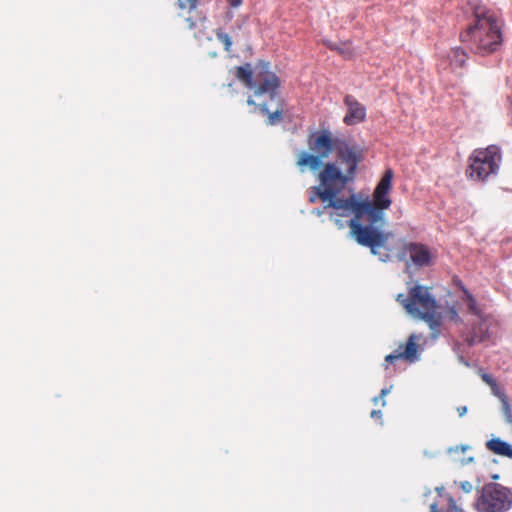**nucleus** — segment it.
<instances>
[{
	"label": "nucleus",
	"mask_w": 512,
	"mask_h": 512,
	"mask_svg": "<svg viewBox=\"0 0 512 512\" xmlns=\"http://www.w3.org/2000/svg\"><path fill=\"white\" fill-rule=\"evenodd\" d=\"M474 21L460 33V40L471 52L482 56L496 52L502 45V22L483 5L474 8Z\"/></svg>",
	"instance_id": "obj_2"
},
{
	"label": "nucleus",
	"mask_w": 512,
	"mask_h": 512,
	"mask_svg": "<svg viewBox=\"0 0 512 512\" xmlns=\"http://www.w3.org/2000/svg\"><path fill=\"white\" fill-rule=\"evenodd\" d=\"M430 512H439L437 503H432L430 505ZM446 512H464V511L456 505V502L453 498H449V507Z\"/></svg>",
	"instance_id": "obj_21"
},
{
	"label": "nucleus",
	"mask_w": 512,
	"mask_h": 512,
	"mask_svg": "<svg viewBox=\"0 0 512 512\" xmlns=\"http://www.w3.org/2000/svg\"><path fill=\"white\" fill-rule=\"evenodd\" d=\"M371 417L374 419H381L382 412L380 410H372L371 411Z\"/></svg>",
	"instance_id": "obj_32"
},
{
	"label": "nucleus",
	"mask_w": 512,
	"mask_h": 512,
	"mask_svg": "<svg viewBox=\"0 0 512 512\" xmlns=\"http://www.w3.org/2000/svg\"><path fill=\"white\" fill-rule=\"evenodd\" d=\"M186 21L188 23L189 29H193L195 27L196 23H195V21L192 18L189 17V18L186 19Z\"/></svg>",
	"instance_id": "obj_34"
},
{
	"label": "nucleus",
	"mask_w": 512,
	"mask_h": 512,
	"mask_svg": "<svg viewBox=\"0 0 512 512\" xmlns=\"http://www.w3.org/2000/svg\"><path fill=\"white\" fill-rule=\"evenodd\" d=\"M481 378L489 386H491L494 382H496V380L490 374H487V373H483L481 375Z\"/></svg>",
	"instance_id": "obj_26"
},
{
	"label": "nucleus",
	"mask_w": 512,
	"mask_h": 512,
	"mask_svg": "<svg viewBox=\"0 0 512 512\" xmlns=\"http://www.w3.org/2000/svg\"><path fill=\"white\" fill-rule=\"evenodd\" d=\"M373 402L375 405H378L381 402L382 406H385L386 402L384 398H382L380 395L373 398Z\"/></svg>",
	"instance_id": "obj_31"
},
{
	"label": "nucleus",
	"mask_w": 512,
	"mask_h": 512,
	"mask_svg": "<svg viewBox=\"0 0 512 512\" xmlns=\"http://www.w3.org/2000/svg\"><path fill=\"white\" fill-rule=\"evenodd\" d=\"M336 52L347 60H352L355 57V52L351 48L350 42H345L341 45H338V49H336Z\"/></svg>",
	"instance_id": "obj_20"
},
{
	"label": "nucleus",
	"mask_w": 512,
	"mask_h": 512,
	"mask_svg": "<svg viewBox=\"0 0 512 512\" xmlns=\"http://www.w3.org/2000/svg\"><path fill=\"white\" fill-rule=\"evenodd\" d=\"M322 170L318 175V186L309 189V202L315 203L318 200L325 203L327 199L338 196L347 186L354 181V177L349 173L342 172L333 162L323 164Z\"/></svg>",
	"instance_id": "obj_4"
},
{
	"label": "nucleus",
	"mask_w": 512,
	"mask_h": 512,
	"mask_svg": "<svg viewBox=\"0 0 512 512\" xmlns=\"http://www.w3.org/2000/svg\"><path fill=\"white\" fill-rule=\"evenodd\" d=\"M334 151L338 160L346 166L345 171L355 178L357 166L362 160L361 152L355 146H351L341 139Z\"/></svg>",
	"instance_id": "obj_12"
},
{
	"label": "nucleus",
	"mask_w": 512,
	"mask_h": 512,
	"mask_svg": "<svg viewBox=\"0 0 512 512\" xmlns=\"http://www.w3.org/2000/svg\"><path fill=\"white\" fill-rule=\"evenodd\" d=\"M198 0H178L177 5L180 9L193 10L196 8Z\"/></svg>",
	"instance_id": "obj_23"
},
{
	"label": "nucleus",
	"mask_w": 512,
	"mask_h": 512,
	"mask_svg": "<svg viewBox=\"0 0 512 512\" xmlns=\"http://www.w3.org/2000/svg\"><path fill=\"white\" fill-rule=\"evenodd\" d=\"M247 103L248 105H256L255 101L251 97L248 98Z\"/></svg>",
	"instance_id": "obj_36"
},
{
	"label": "nucleus",
	"mask_w": 512,
	"mask_h": 512,
	"mask_svg": "<svg viewBox=\"0 0 512 512\" xmlns=\"http://www.w3.org/2000/svg\"><path fill=\"white\" fill-rule=\"evenodd\" d=\"M489 338V323L486 316L478 318V323L466 335L465 341L469 346L481 343Z\"/></svg>",
	"instance_id": "obj_14"
},
{
	"label": "nucleus",
	"mask_w": 512,
	"mask_h": 512,
	"mask_svg": "<svg viewBox=\"0 0 512 512\" xmlns=\"http://www.w3.org/2000/svg\"><path fill=\"white\" fill-rule=\"evenodd\" d=\"M486 448L492 453L512 459V446L500 438H492L486 442Z\"/></svg>",
	"instance_id": "obj_16"
},
{
	"label": "nucleus",
	"mask_w": 512,
	"mask_h": 512,
	"mask_svg": "<svg viewBox=\"0 0 512 512\" xmlns=\"http://www.w3.org/2000/svg\"><path fill=\"white\" fill-rule=\"evenodd\" d=\"M390 392V388H383L380 392V396L384 398Z\"/></svg>",
	"instance_id": "obj_35"
},
{
	"label": "nucleus",
	"mask_w": 512,
	"mask_h": 512,
	"mask_svg": "<svg viewBox=\"0 0 512 512\" xmlns=\"http://www.w3.org/2000/svg\"><path fill=\"white\" fill-rule=\"evenodd\" d=\"M344 103L348 111L344 117V123L352 126L363 122L366 119V108L354 96L347 95L344 98Z\"/></svg>",
	"instance_id": "obj_13"
},
{
	"label": "nucleus",
	"mask_w": 512,
	"mask_h": 512,
	"mask_svg": "<svg viewBox=\"0 0 512 512\" xmlns=\"http://www.w3.org/2000/svg\"><path fill=\"white\" fill-rule=\"evenodd\" d=\"M322 212H323L322 210L318 209L315 213H316L318 216H320V215L322 214Z\"/></svg>",
	"instance_id": "obj_37"
},
{
	"label": "nucleus",
	"mask_w": 512,
	"mask_h": 512,
	"mask_svg": "<svg viewBox=\"0 0 512 512\" xmlns=\"http://www.w3.org/2000/svg\"><path fill=\"white\" fill-rule=\"evenodd\" d=\"M324 44H325V46H326L328 49H330V50H332V51H336V49H338V44H336V43H334V42H332V41H329V40L324 41Z\"/></svg>",
	"instance_id": "obj_30"
},
{
	"label": "nucleus",
	"mask_w": 512,
	"mask_h": 512,
	"mask_svg": "<svg viewBox=\"0 0 512 512\" xmlns=\"http://www.w3.org/2000/svg\"><path fill=\"white\" fill-rule=\"evenodd\" d=\"M401 250L397 253L399 261L405 260L407 254H410L412 262L419 267L427 266L431 263V253L429 248L421 243H407L400 239Z\"/></svg>",
	"instance_id": "obj_11"
},
{
	"label": "nucleus",
	"mask_w": 512,
	"mask_h": 512,
	"mask_svg": "<svg viewBox=\"0 0 512 512\" xmlns=\"http://www.w3.org/2000/svg\"><path fill=\"white\" fill-rule=\"evenodd\" d=\"M462 291L464 294L463 300L467 304L469 313L475 315L477 318L484 316L474 296L465 287H462Z\"/></svg>",
	"instance_id": "obj_18"
},
{
	"label": "nucleus",
	"mask_w": 512,
	"mask_h": 512,
	"mask_svg": "<svg viewBox=\"0 0 512 512\" xmlns=\"http://www.w3.org/2000/svg\"><path fill=\"white\" fill-rule=\"evenodd\" d=\"M235 76L248 88L254 90L255 97L267 94L271 100H274L280 88V79L269 70V63L265 61L257 63L254 77L251 65L248 63L236 67Z\"/></svg>",
	"instance_id": "obj_5"
},
{
	"label": "nucleus",
	"mask_w": 512,
	"mask_h": 512,
	"mask_svg": "<svg viewBox=\"0 0 512 512\" xmlns=\"http://www.w3.org/2000/svg\"><path fill=\"white\" fill-rule=\"evenodd\" d=\"M324 44H325V46H326L328 49H330V50H332V51H336V49H338V44H336V43H334V42H332V41H329V40L324 41Z\"/></svg>",
	"instance_id": "obj_29"
},
{
	"label": "nucleus",
	"mask_w": 512,
	"mask_h": 512,
	"mask_svg": "<svg viewBox=\"0 0 512 512\" xmlns=\"http://www.w3.org/2000/svg\"><path fill=\"white\" fill-rule=\"evenodd\" d=\"M512 507V491L498 483L485 484L475 503L478 512H507Z\"/></svg>",
	"instance_id": "obj_9"
},
{
	"label": "nucleus",
	"mask_w": 512,
	"mask_h": 512,
	"mask_svg": "<svg viewBox=\"0 0 512 512\" xmlns=\"http://www.w3.org/2000/svg\"><path fill=\"white\" fill-rule=\"evenodd\" d=\"M363 206L364 204L355 194L350 195L348 198H340L338 195L327 199L323 210H332L329 213L330 218L334 219L339 228L344 227V223L340 218L353 216L347 221L352 237L359 245L368 247L371 253L377 256L380 261L387 262L391 259L394 251V247L389 244L393 233L383 231L376 226L370 225V223L362 224L361 220L366 216Z\"/></svg>",
	"instance_id": "obj_1"
},
{
	"label": "nucleus",
	"mask_w": 512,
	"mask_h": 512,
	"mask_svg": "<svg viewBox=\"0 0 512 512\" xmlns=\"http://www.w3.org/2000/svg\"><path fill=\"white\" fill-rule=\"evenodd\" d=\"M278 101V106L274 112H270L266 104H260V110L268 116V124L274 125L282 119L283 107L278 99V95L274 98Z\"/></svg>",
	"instance_id": "obj_17"
},
{
	"label": "nucleus",
	"mask_w": 512,
	"mask_h": 512,
	"mask_svg": "<svg viewBox=\"0 0 512 512\" xmlns=\"http://www.w3.org/2000/svg\"><path fill=\"white\" fill-rule=\"evenodd\" d=\"M396 300L404 307L410 315L424 320L433 331L436 337L441 328V315L437 311L436 299L431 295L430 289L426 286L415 285L409 289L408 295L400 293Z\"/></svg>",
	"instance_id": "obj_3"
},
{
	"label": "nucleus",
	"mask_w": 512,
	"mask_h": 512,
	"mask_svg": "<svg viewBox=\"0 0 512 512\" xmlns=\"http://www.w3.org/2000/svg\"><path fill=\"white\" fill-rule=\"evenodd\" d=\"M215 35L217 40L224 45V50L226 52H230L232 47V39L230 35L224 32L221 28H217L215 30Z\"/></svg>",
	"instance_id": "obj_19"
},
{
	"label": "nucleus",
	"mask_w": 512,
	"mask_h": 512,
	"mask_svg": "<svg viewBox=\"0 0 512 512\" xmlns=\"http://www.w3.org/2000/svg\"><path fill=\"white\" fill-rule=\"evenodd\" d=\"M491 391L493 393V395H495L497 398H499L500 400H504V398H506V394L503 392V390L501 389V387L498 385L497 382H494L491 386Z\"/></svg>",
	"instance_id": "obj_24"
},
{
	"label": "nucleus",
	"mask_w": 512,
	"mask_h": 512,
	"mask_svg": "<svg viewBox=\"0 0 512 512\" xmlns=\"http://www.w3.org/2000/svg\"><path fill=\"white\" fill-rule=\"evenodd\" d=\"M502 403V410L505 415L506 421L508 423H512V409L508 400V397L504 398V400H500Z\"/></svg>",
	"instance_id": "obj_22"
},
{
	"label": "nucleus",
	"mask_w": 512,
	"mask_h": 512,
	"mask_svg": "<svg viewBox=\"0 0 512 512\" xmlns=\"http://www.w3.org/2000/svg\"><path fill=\"white\" fill-rule=\"evenodd\" d=\"M458 415L460 417H463L467 413V407L466 406H459L457 408Z\"/></svg>",
	"instance_id": "obj_33"
},
{
	"label": "nucleus",
	"mask_w": 512,
	"mask_h": 512,
	"mask_svg": "<svg viewBox=\"0 0 512 512\" xmlns=\"http://www.w3.org/2000/svg\"><path fill=\"white\" fill-rule=\"evenodd\" d=\"M233 18H234V13L231 10H227L223 15V20H224L225 24H228L229 22H231Z\"/></svg>",
	"instance_id": "obj_27"
},
{
	"label": "nucleus",
	"mask_w": 512,
	"mask_h": 512,
	"mask_svg": "<svg viewBox=\"0 0 512 512\" xmlns=\"http://www.w3.org/2000/svg\"><path fill=\"white\" fill-rule=\"evenodd\" d=\"M500 161V148L496 145L475 149L468 158L466 176L474 181H484L497 173Z\"/></svg>",
	"instance_id": "obj_8"
},
{
	"label": "nucleus",
	"mask_w": 512,
	"mask_h": 512,
	"mask_svg": "<svg viewBox=\"0 0 512 512\" xmlns=\"http://www.w3.org/2000/svg\"><path fill=\"white\" fill-rule=\"evenodd\" d=\"M393 177V170L387 169L376 185L372 201L361 200L362 204H364L366 221L372 226L379 228V226H383L385 223L384 210L388 209L392 204L390 191L392 189Z\"/></svg>",
	"instance_id": "obj_7"
},
{
	"label": "nucleus",
	"mask_w": 512,
	"mask_h": 512,
	"mask_svg": "<svg viewBox=\"0 0 512 512\" xmlns=\"http://www.w3.org/2000/svg\"><path fill=\"white\" fill-rule=\"evenodd\" d=\"M446 61L448 62L449 67L452 71L457 70L458 68H463L468 59V54L461 47L451 48L446 56Z\"/></svg>",
	"instance_id": "obj_15"
},
{
	"label": "nucleus",
	"mask_w": 512,
	"mask_h": 512,
	"mask_svg": "<svg viewBox=\"0 0 512 512\" xmlns=\"http://www.w3.org/2000/svg\"><path fill=\"white\" fill-rule=\"evenodd\" d=\"M339 138H334L329 130L323 129L309 134L307 144L312 154L301 152L297 159L299 167H309L311 171L319 169L335 150Z\"/></svg>",
	"instance_id": "obj_6"
},
{
	"label": "nucleus",
	"mask_w": 512,
	"mask_h": 512,
	"mask_svg": "<svg viewBox=\"0 0 512 512\" xmlns=\"http://www.w3.org/2000/svg\"><path fill=\"white\" fill-rule=\"evenodd\" d=\"M423 339L421 334H411L405 343L399 344L393 353L385 357V362L393 364L396 360H404L408 363H415L419 360L422 347L419 342Z\"/></svg>",
	"instance_id": "obj_10"
},
{
	"label": "nucleus",
	"mask_w": 512,
	"mask_h": 512,
	"mask_svg": "<svg viewBox=\"0 0 512 512\" xmlns=\"http://www.w3.org/2000/svg\"><path fill=\"white\" fill-rule=\"evenodd\" d=\"M459 486L465 493H470L473 490V485L469 481H461Z\"/></svg>",
	"instance_id": "obj_25"
},
{
	"label": "nucleus",
	"mask_w": 512,
	"mask_h": 512,
	"mask_svg": "<svg viewBox=\"0 0 512 512\" xmlns=\"http://www.w3.org/2000/svg\"><path fill=\"white\" fill-rule=\"evenodd\" d=\"M230 8H238L243 4V0H226Z\"/></svg>",
	"instance_id": "obj_28"
}]
</instances>
